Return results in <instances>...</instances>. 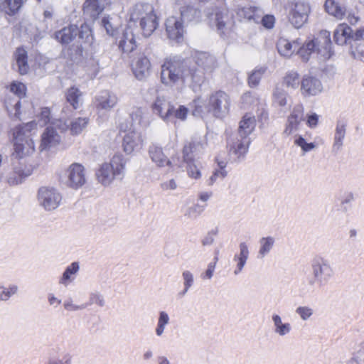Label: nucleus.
Segmentation results:
<instances>
[{
    "mask_svg": "<svg viewBox=\"0 0 364 364\" xmlns=\"http://www.w3.org/2000/svg\"><path fill=\"white\" fill-rule=\"evenodd\" d=\"M199 70L186 69L183 63L178 60H166L161 65V81L168 87L182 84L189 75L193 80L198 81L201 77Z\"/></svg>",
    "mask_w": 364,
    "mask_h": 364,
    "instance_id": "1",
    "label": "nucleus"
},
{
    "mask_svg": "<svg viewBox=\"0 0 364 364\" xmlns=\"http://www.w3.org/2000/svg\"><path fill=\"white\" fill-rule=\"evenodd\" d=\"M37 129L35 121L16 127L14 132V154L18 158L31 155L35 151V143L31 139L33 132Z\"/></svg>",
    "mask_w": 364,
    "mask_h": 364,
    "instance_id": "2",
    "label": "nucleus"
},
{
    "mask_svg": "<svg viewBox=\"0 0 364 364\" xmlns=\"http://www.w3.org/2000/svg\"><path fill=\"white\" fill-rule=\"evenodd\" d=\"M129 15L131 21H139L144 37L150 36L158 27V18L153 6L149 4H135L130 9Z\"/></svg>",
    "mask_w": 364,
    "mask_h": 364,
    "instance_id": "3",
    "label": "nucleus"
},
{
    "mask_svg": "<svg viewBox=\"0 0 364 364\" xmlns=\"http://www.w3.org/2000/svg\"><path fill=\"white\" fill-rule=\"evenodd\" d=\"M126 160L122 155H114L109 162L101 164L96 171L98 183L104 186H109L117 178H122L125 173Z\"/></svg>",
    "mask_w": 364,
    "mask_h": 364,
    "instance_id": "4",
    "label": "nucleus"
},
{
    "mask_svg": "<svg viewBox=\"0 0 364 364\" xmlns=\"http://www.w3.org/2000/svg\"><path fill=\"white\" fill-rule=\"evenodd\" d=\"M316 52L324 59H328L331 56V41L329 32L321 31L317 37L306 41L298 51L299 56L304 61L309 60L311 55Z\"/></svg>",
    "mask_w": 364,
    "mask_h": 364,
    "instance_id": "5",
    "label": "nucleus"
},
{
    "mask_svg": "<svg viewBox=\"0 0 364 364\" xmlns=\"http://www.w3.org/2000/svg\"><path fill=\"white\" fill-rule=\"evenodd\" d=\"M312 278L309 280L310 286H326L334 276V269L331 262L321 256L315 257L311 262Z\"/></svg>",
    "mask_w": 364,
    "mask_h": 364,
    "instance_id": "6",
    "label": "nucleus"
},
{
    "mask_svg": "<svg viewBox=\"0 0 364 364\" xmlns=\"http://www.w3.org/2000/svg\"><path fill=\"white\" fill-rule=\"evenodd\" d=\"M62 198L60 193L53 187L42 186L37 193V200L40 206L48 211L58 208Z\"/></svg>",
    "mask_w": 364,
    "mask_h": 364,
    "instance_id": "7",
    "label": "nucleus"
},
{
    "mask_svg": "<svg viewBox=\"0 0 364 364\" xmlns=\"http://www.w3.org/2000/svg\"><path fill=\"white\" fill-rule=\"evenodd\" d=\"M119 129L121 131L127 132L122 141L123 150L127 154L137 151L143 147L145 139L140 132L131 129L127 124L123 123L120 124Z\"/></svg>",
    "mask_w": 364,
    "mask_h": 364,
    "instance_id": "8",
    "label": "nucleus"
},
{
    "mask_svg": "<svg viewBox=\"0 0 364 364\" xmlns=\"http://www.w3.org/2000/svg\"><path fill=\"white\" fill-rule=\"evenodd\" d=\"M208 103L211 114L215 117L223 118L228 114L231 102L228 94L218 91L208 97Z\"/></svg>",
    "mask_w": 364,
    "mask_h": 364,
    "instance_id": "9",
    "label": "nucleus"
},
{
    "mask_svg": "<svg viewBox=\"0 0 364 364\" xmlns=\"http://www.w3.org/2000/svg\"><path fill=\"white\" fill-rule=\"evenodd\" d=\"M193 9H187L181 11V17L170 16L166 21V31L168 37L171 40L179 41L183 38L184 28L181 18L186 19L188 13H196Z\"/></svg>",
    "mask_w": 364,
    "mask_h": 364,
    "instance_id": "10",
    "label": "nucleus"
},
{
    "mask_svg": "<svg viewBox=\"0 0 364 364\" xmlns=\"http://www.w3.org/2000/svg\"><path fill=\"white\" fill-rule=\"evenodd\" d=\"M311 12V7L308 3L299 1L295 2L289 12V22L296 28H299L306 23L309 15Z\"/></svg>",
    "mask_w": 364,
    "mask_h": 364,
    "instance_id": "11",
    "label": "nucleus"
},
{
    "mask_svg": "<svg viewBox=\"0 0 364 364\" xmlns=\"http://www.w3.org/2000/svg\"><path fill=\"white\" fill-rule=\"evenodd\" d=\"M53 124L54 122H53L50 125L48 126L41 134L39 145V149L41 151L55 149L61 143V136L56 130V129L58 128Z\"/></svg>",
    "mask_w": 364,
    "mask_h": 364,
    "instance_id": "12",
    "label": "nucleus"
},
{
    "mask_svg": "<svg viewBox=\"0 0 364 364\" xmlns=\"http://www.w3.org/2000/svg\"><path fill=\"white\" fill-rule=\"evenodd\" d=\"M117 102V95L109 90L101 91L94 100V105L99 114H105L110 112Z\"/></svg>",
    "mask_w": 364,
    "mask_h": 364,
    "instance_id": "13",
    "label": "nucleus"
},
{
    "mask_svg": "<svg viewBox=\"0 0 364 364\" xmlns=\"http://www.w3.org/2000/svg\"><path fill=\"white\" fill-rule=\"evenodd\" d=\"M154 114L159 116L165 122L172 121L173 105L164 96L158 95L151 105Z\"/></svg>",
    "mask_w": 364,
    "mask_h": 364,
    "instance_id": "14",
    "label": "nucleus"
},
{
    "mask_svg": "<svg viewBox=\"0 0 364 364\" xmlns=\"http://www.w3.org/2000/svg\"><path fill=\"white\" fill-rule=\"evenodd\" d=\"M323 87L321 81L309 75H304L301 81L300 91L305 97L318 95L323 92Z\"/></svg>",
    "mask_w": 364,
    "mask_h": 364,
    "instance_id": "15",
    "label": "nucleus"
},
{
    "mask_svg": "<svg viewBox=\"0 0 364 364\" xmlns=\"http://www.w3.org/2000/svg\"><path fill=\"white\" fill-rule=\"evenodd\" d=\"M89 119L87 117H77L70 122L68 120L56 119L54 125L58 127L60 132H63L70 129L71 134H80L87 126Z\"/></svg>",
    "mask_w": 364,
    "mask_h": 364,
    "instance_id": "16",
    "label": "nucleus"
},
{
    "mask_svg": "<svg viewBox=\"0 0 364 364\" xmlns=\"http://www.w3.org/2000/svg\"><path fill=\"white\" fill-rule=\"evenodd\" d=\"M67 185L73 188H78L85 183V168L77 163L70 165L65 171Z\"/></svg>",
    "mask_w": 364,
    "mask_h": 364,
    "instance_id": "17",
    "label": "nucleus"
},
{
    "mask_svg": "<svg viewBox=\"0 0 364 364\" xmlns=\"http://www.w3.org/2000/svg\"><path fill=\"white\" fill-rule=\"evenodd\" d=\"M304 120V107L301 105L294 107L291 114L287 118L283 134L290 136L299 129V126Z\"/></svg>",
    "mask_w": 364,
    "mask_h": 364,
    "instance_id": "18",
    "label": "nucleus"
},
{
    "mask_svg": "<svg viewBox=\"0 0 364 364\" xmlns=\"http://www.w3.org/2000/svg\"><path fill=\"white\" fill-rule=\"evenodd\" d=\"M207 145L206 140L200 138H193L186 144L183 150V160L186 162L194 161V159L203 153Z\"/></svg>",
    "mask_w": 364,
    "mask_h": 364,
    "instance_id": "19",
    "label": "nucleus"
},
{
    "mask_svg": "<svg viewBox=\"0 0 364 364\" xmlns=\"http://www.w3.org/2000/svg\"><path fill=\"white\" fill-rule=\"evenodd\" d=\"M151 65L149 59L142 53L137 55L132 63V71L138 80L148 77L151 73Z\"/></svg>",
    "mask_w": 364,
    "mask_h": 364,
    "instance_id": "20",
    "label": "nucleus"
},
{
    "mask_svg": "<svg viewBox=\"0 0 364 364\" xmlns=\"http://www.w3.org/2000/svg\"><path fill=\"white\" fill-rule=\"evenodd\" d=\"M130 123L128 124L131 129L136 130L138 127H147L149 125L148 112L146 109L140 107H133L129 111Z\"/></svg>",
    "mask_w": 364,
    "mask_h": 364,
    "instance_id": "21",
    "label": "nucleus"
},
{
    "mask_svg": "<svg viewBox=\"0 0 364 364\" xmlns=\"http://www.w3.org/2000/svg\"><path fill=\"white\" fill-rule=\"evenodd\" d=\"M33 169L34 167L31 165L20 163L14 167L12 172L7 177V182L12 186L21 183L26 177L31 175Z\"/></svg>",
    "mask_w": 364,
    "mask_h": 364,
    "instance_id": "22",
    "label": "nucleus"
},
{
    "mask_svg": "<svg viewBox=\"0 0 364 364\" xmlns=\"http://www.w3.org/2000/svg\"><path fill=\"white\" fill-rule=\"evenodd\" d=\"M271 319L273 332L277 336L284 338L288 336L292 332V325L289 322L284 321L279 314H272Z\"/></svg>",
    "mask_w": 364,
    "mask_h": 364,
    "instance_id": "23",
    "label": "nucleus"
},
{
    "mask_svg": "<svg viewBox=\"0 0 364 364\" xmlns=\"http://www.w3.org/2000/svg\"><path fill=\"white\" fill-rule=\"evenodd\" d=\"M111 4V0H86L84 3V12L91 17H96Z\"/></svg>",
    "mask_w": 364,
    "mask_h": 364,
    "instance_id": "24",
    "label": "nucleus"
},
{
    "mask_svg": "<svg viewBox=\"0 0 364 364\" xmlns=\"http://www.w3.org/2000/svg\"><path fill=\"white\" fill-rule=\"evenodd\" d=\"M333 38L338 45L352 43V28L346 23H340L334 31Z\"/></svg>",
    "mask_w": 364,
    "mask_h": 364,
    "instance_id": "25",
    "label": "nucleus"
},
{
    "mask_svg": "<svg viewBox=\"0 0 364 364\" xmlns=\"http://www.w3.org/2000/svg\"><path fill=\"white\" fill-rule=\"evenodd\" d=\"M78 33V28L75 25H70L55 32L54 38L62 45H68L73 42Z\"/></svg>",
    "mask_w": 364,
    "mask_h": 364,
    "instance_id": "26",
    "label": "nucleus"
},
{
    "mask_svg": "<svg viewBox=\"0 0 364 364\" xmlns=\"http://www.w3.org/2000/svg\"><path fill=\"white\" fill-rule=\"evenodd\" d=\"M136 47L135 36L130 28H126L119 40V48L124 52L129 53Z\"/></svg>",
    "mask_w": 364,
    "mask_h": 364,
    "instance_id": "27",
    "label": "nucleus"
},
{
    "mask_svg": "<svg viewBox=\"0 0 364 364\" xmlns=\"http://www.w3.org/2000/svg\"><path fill=\"white\" fill-rule=\"evenodd\" d=\"M15 63L13 64L14 70L18 71L20 75H26L29 70L28 63L27 52L21 48L16 49L14 55Z\"/></svg>",
    "mask_w": 364,
    "mask_h": 364,
    "instance_id": "28",
    "label": "nucleus"
},
{
    "mask_svg": "<svg viewBox=\"0 0 364 364\" xmlns=\"http://www.w3.org/2000/svg\"><path fill=\"white\" fill-rule=\"evenodd\" d=\"M196 63L206 73H211L218 67L216 58L208 53H198L196 56Z\"/></svg>",
    "mask_w": 364,
    "mask_h": 364,
    "instance_id": "29",
    "label": "nucleus"
},
{
    "mask_svg": "<svg viewBox=\"0 0 364 364\" xmlns=\"http://www.w3.org/2000/svg\"><path fill=\"white\" fill-rule=\"evenodd\" d=\"M148 152L150 159L157 166L164 167L171 164L169 159L164 154L162 148L157 144H151Z\"/></svg>",
    "mask_w": 364,
    "mask_h": 364,
    "instance_id": "30",
    "label": "nucleus"
},
{
    "mask_svg": "<svg viewBox=\"0 0 364 364\" xmlns=\"http://www.w3.org/2000/svg\"><path fill=\"white\" fill-rule=\"evenodd\" d=\"M192 109V114L195 117L203 118L211 114L210 103H208V97H198L193 101L191 105Z\"/></svg>",
    "mask_w": 364,
    "mask_h": 364,
    "instance_id": "31",
    "label": "nucleus"
},
{
    "mask_svg": "<svg viewBox=\"0 0 364 364\" xmlns=\"http://www.w3.org/2000/svg\"><path fill=\"white\" fill-rule=\"evenodd\" d=\"M240 252L235 254L233 261L236 262V268L234 270V274H239L243 269L246 262L249 258V248L246 242H242L239 245Z\"/></svg>",
    "mask_w": 364,
    "mask_h": 364,
    "instance_id": "32",
    "label": "nucleus"
},
{
    "mask_svg": "<svg viewBox=\"0 0 364 364\" xmlns=\"http://www.w3.org/2000/svg\"><path fill=\"white\" fill-rule=\"evenodd\" d=\"M346 127L347 124L346 122L343 121L337 122L335 128L332 151L337 153L341 150L346 137Z\"/></svg>",
    "mask_w": 364,
    "mask_h": 364,
    "instance_id": "33",
    "label": "nucleus"
},
{
    "mask_svg": "<svg viewBox=\"0 0 364 364\" xmlns=\"http://www.w3.org/2000/svg\"><path fill=\"white\" fill-rule=\"evenodd\" d=\"M28 0H0V8L5 14L14 16L18 14Z\"/></svg>",
    "mask_w": 364,
    "mask_h": 364,
    "instance_id": "34",
    "label": "nucleus"
},
{
    "mask_svg": "<svg viewBox=\"0 0 364 364\" xmlns=\"http://www.w3.org/2000/svg\"><path fill=\"white\" fill-rule=\"evenodd\" d=\"M256 126V120L254 116L246 114L239 123L238 137H248L252 134Z\"/></svg>",
    "mask_w": 364,
    "mask_h": 364,
    "instance_id": "35",
    "label": "nucleus"
},
{
    "mask_svg": "<svg viewBox=\"0 0 364 364\" xmlns=\"http://www.w3.org/2000/svg\"><path fill=\"white\" fill-rule=\"evenodd\" d=\"M216 161L218 168L215 169L212 176L207 180V184L208 186H213L215 182L222 181L227 176V171L225 170L228 164L227 159L218 156Z\"/></svg>",
    "mask_w": 364,
    "mask_h": 364,
    "instance_id": "36",
    "label": "nucleus"
},
{
    "mask_svg": "<svg viewBox=\"0 0 364 364\" xmlns=\"http://www.w3.org/2000/svg\"><path fill=\"white\" fill-rule=\"evenodd\" d=\"M299 44L296 41L291 42L284 38H280L277 43L279 53L286 58L291 57L298 49Z\"/></svg>",
    "mask_w": 364,
    "mask_h": 364,
    "instance_id": "37",
    "label": "nucleus"
},
{
    "mask_svg": "<svg viewBox=\"0 0 364 364\" xmlns=\"http://www.w3.org/2000/svg\"><path fill=\"white\" fill-rule=\"evenodd\" d=\"M80 270V264L78 262H73L70 265H68L65 271L63 272L62 276L59 279V284L67 287L70 283H72Z\"/></svg>",
    "mask_w": 364,
    "mask_h": 364,
    "instance_id": "38",
    "label": "nucleus"
},
{
    "mask_svg": "<svg viewBox=\"0 0 364 364\" xmlns=\"http://www.w3.org/2000/svg\"><path fill=\"white\" fill-rule=\"evenodd\" d=\"M209 18L215 24L218 30H222L228 20V10L225 8H217L209 14Z\"/></svg>",
    "mask_w": 364,
    "mask_h": 364,
    "instance_id": "39",
    "label": "nucleus"
},
{
    "mask_svg": "<svg viewBox=\"0 0 364 364\" xmlns=\"http://www.w3.org/2000/svg\"><path fill=\"white\" fill-rule=\"evenodd\" d=\"M250 141L248 137L237 138L236 141L230 145V151L237 156H243L247 151Z\"/></svg>",
    "mask_w": 364,
    "mask_h": 364,
    "instance_id": "40",
    "label": "nucleus"
},
{
    "mask_svg": "<svg viewBox=\"0 0 364 364\" xmlns=\"http://www.w3.org/2000/svg\"><path fill=\"white\" fill-rule=\"evenodd\" d=\"M326 11L338 19H342L345 16L346 9L341 6L336 0H326Z\"/></svg>",
    "mask_w": 364,
    "mask_h": 364,
    "instance_id": "41",
    "label": "nucleus"
},
{
    "mask_svg": "<svg viewBox=\"0 0 364 364\" xmlns=\"http://www.w3.org/2000/svg\"><path fill=\"white\" fill-rule=\"evenodd\" d=\"M275 242L274 237H262L259 241V249L257 252V258L259 259L265 257L272 250Z\"/></svg>",
    "mask_w": 364,
    "mask_h": 364,
    "instance_id": "42",
    "label": "nucleus"
},
{
    "mask_svg": "<svg viewBox=\"0 0 364 364\" xmlns=\"http://www.w3.org/2000/svg\"><path fill=\"white\" fill-rule=\"evenodd\" d=\"M237 14L240 17L247 20H252L253 21L258 23L261 18L262 11L260 9L247 6L239 9Z\"/></svg>",
    "mask_w": 364,
    "mask_h": 364,
    "instance_id": "43",
    "label": "nucleus"
},
{
    "mask_svg": "<svg viewBox=\"0 0 364 364\" xmlns=\"http://www.w3.org/2000/svg\"><path fill=\"white\" fill-rule=\"evenodd\" d=\"M66 99L74 109H77L82 103V92L77 87H72L66 92Z\"/></svg>",
    "mask_w": 364,
    "mask_h": 364,
    "instance_id": "44",
    "label": "nucleus"
},
{
    "mask_svg": "<svg viewBox=\"0 0 364 364\" xmlns=\"http://www.w3.org/2000/svg\"><path fill=\"white\" fill-rule=\"evenodd\" d=\"M170 323V317L165 311L159 313L157 324L155 328V333L158 337H161L165 332L166 327Z\"/></svg>",
    "mask_w": 364,
    "mask_h": 364,
    "instance_id": "45",
    "label": "nucleus"
},
{
    "mask_svg": "<svg viewBox=\"0 0 364 364\" xmlns=\"http://www.w3.org/2000/svg\"><path fill=\"white\" fill-rule=\"evenodd\" d=\"M18 292V287L16 284H10L7 287H4L0 283V301H8L11 297L17 294Z\"/></svg>",
    "mask_w": 364,
    "mask_h": 364,
    "instance_id": "46",
    "label": "nucleus"
},
{
    "mask_svg": "<svg viewBox=\"0 0 364 364\" xmlns=\"http://www.w3.org/2000/svg\"><path fill=\"white\" fill-rule=\"evenodd\" d=\"M301 81L299 73L293 70L288 72L284 77V82L286 86L293 90H296L299 87Z\"/></svg>",
    "mask_w": 364,
    "mask_h": 364,
    "instance_id": "47",
    "label": "nucleus"
},
{
    "mask_svg": "<svg viewBox=\"0 0 364 364\" xmlns=\"http://www.w3.org/2000/svg\"><path fill=\"white\" fill-rule=\"evenodd\" d=\"M294 144L300 147L304 154L309 152L316 148L314 142H307L301 135H295Z\"/></svg>",
    "mask_w": 364,
    "mask_h": 364,
    "instance_id": "48",
    "label": "nucleus"
},
{
    "mask_svg": "<svg viewBox=\"0 0 364 364\" xmlns=\"http://www.w3.org/2000/svg\"><path fill=\"white\" fill-rule=\"evenodd\" d=\"M350 53L353 58L364 62V41H356L351 44Z\"/></svg>",
    "mask_w": 364,
    "mask_h": 364,
    "instance_id": "49",
    "label": "nucleus"
},
{
    "mask_svg": "<svg viewBox=\"0 0 364 364\" xmlns=\"http://www.w3.org/2000/svg\"><path fill=\"white\" fill-rule=\"evenodd\" d=\"M287 93L280 87H276L273 92V103L276 106L284 107L287 105Z\"/></svg>",
    "mask_w": 364,
    "mask_h": 364,
    "instance_id": "50",
    "label": "nucleus"
},
{
    "mask_svg": "<svg viewBox=\"0 0 364 364\" xmlns=\"http://www.w3.org/2000/svg\"><path fill=\"white\" fill-rule=\"evenodd\" d=\"M10 92L19 98L24 97L26 95V86L21 82L13 81L9 86Z\"/></svg>",
    "mask_w": 364,
    "mask_h": 364,
    "instance_id": "51",
    "label": "nucleus"
},
{
    "mask_svg": "<svg viewBox=\"0 0 364 364\" xmlns=\"http://www.w3.org/2000/svg\"><path fill=\"white\" fill-rule=\"evenodd\" d=\"M265 68H259L252 71L248 77L249 85L252 87H257L265 73Z\"/></svg>",
    "mask_w": 364,
    "mask_h": 364,
    "instance_id": "52",
    "label": "nucleus"
},
{
    "mask_svg": "<svg viewBox=\"0 0 364 364\" xmlns=\"http://www.w3.org/2000/svg\"><path fill=\"white\" fill-rule=\"evenodd\" d=\"M83 304L87 305V308L92 304H96L100 307L105 305V301L102 294L99 291H92L89 294L88 301Z\"/></svg>",
    "mask_w": 364,
    "mask_h": 364,
    "instance_id": "53",
    "label": "nucleus"
},
{
    "mask_svg": "<svg viewBox=\"0 0 364 364\" xmlns=\"http://www.w3.org/2000/svg\"><path fill=\"white\" fill-rule=\"evenodd\" d=\"M295 313L302 321H305L309 320L313 316L314 310L308 306H299L296 309Z\"/></svg>",
    "mask_w": 364,
    "mask_h": 364,
    "instance_id": "54",
    "label": "nucleus"
},
{
    "mask_svg": "<svg viewBox=\"0 0 364 364\" xmlns=\"http://www.w3.org/2000/svg\"><path fill=\"white\" fill-rule=\"evenodd\" d=\"M79 38L85 43H91L92 40V31L90 27L84 23L81 26L80 30L78 29Z\"/></svg>",
    "mask_w": 364,
    "mask_h": 364,
    "instance_id": "55",
    "label": "nucleus"
},
{
    "mask_svg": "<svg viewBox=\"0 0 364 364\" xmlns=\"http://www.w3.org/2000/svg\"><path fill=\"white\" fill-rule=\"evenodd\" d=\"M63 308L67 311H77L85 309L87 305L83 304L80 305L75 304L72 298H68L64 301Z\"/></svg>",
    "mask_w": 364,
    "mask_h": 364,
    "instance_id": "56",
    "label": "nucleus"
},
{
    "mask_svg": "<svg viewBox=\"0 0 364 364\" xmlns=\"http://www.w3.org/2000/svg\"><path fill=\"white\" fill-rule=\"evenodd\" d=\"M355 200L352 192L346 193L341 201V208L343 212H348L351 208V203Z\"/></svg>",
    "mask_w": 364,
    "mask_h": 364,
    "instance_id": "57",
    "label": "nucleus"
},
{
    "mask_svg": "<svg viewBox=\"0 0 364 364\" xmlns=\"http://www.w3.org/2000/svg\"><path fill=\"white\" fill-rule=\"evenodd\" d=\"M188 164L187 172L189 177L198 179L201 177L200 168L193 163V161L186 162Z\"/></svg>",
    "mask_w": 364,
    "mask_h": 364,
    "instance_id": "58",
    "label": "nucleus"
},
{
    "mask_svg": "<svg viewBox=\"0 0 364 364\" xmlns=\"http://www.w3.org/2000/svg\"><path fill=\"white\" fill-rule=\"evenodd\" d=\"M188 113V109L183 105H180L177 109L173 107V119H180L184 121L187 118Z\"/></svg>",
    "mask_w": 364,
    "mask_h": 364,
    "instance_id": "59",
    "label": "nucleus"
},
{
    "mask_svg": "<svg viewBox=\"0 0 364 364\" xmlns=\"http://www.w3.org/2000/svg\"><path fill=\"white\" fill-rule=\"evenodd\" d=\"M112 18L108 17H104L102 19V24L105 28L107 34L113 36L116 29V26L113 25L111 21Z\"/></svg>",
    "mask_w": 364,
    "mask_h": 364,
    "instance_id": "60",
    "label": "nucleus"
},
{
    "mask_svg": "<svg viewBox=\"0 0 364 364\" xmlns=\"http://www.w3.org/2000/svg\"><path fill=\"white\" fill-rule=\"evenodd\" d=\"M262 26L267 29H271L274 27L275 23V18L272 15H265L264 16H261L259 19Z\"/></svg>",
    "mask_w": 364,
    "mask_h": 364,
    "instance_id": "61",
    "label": "nucleus"
},
{
    "mask_svg": "<svg viewBox=\"0 0 364 364\" xmlns=\"http://www.w3.org/2000/svg\"><path fill=\"white\" fill-rule=\"evenodd\" d=\"M6 106L10 114L14 115L16 118H20L21 102L19 100L17 101L14 105H9L6 102Z\"/></svg>",
    "mask_w": 364,
    "mask_h": 364,
    "instance_id": "62",
    "label": "nucleus"
},
{
    "mask_svg": "<svg viewBox=\"0 0 364 364\" xmlns=\"http://www.w3.org/2000/svg\"><path fill=\"white\" fill-rule=\"evenodd\" d=\"M182 278L183 280V286L191 287L194 284V277L189 270H184L182 272Z\"/></svg>",
    "mask_w": 364,
    "mask_h": 364,
    "instance_id": "63",
    "label": "nucleus"
},
{
    "mask_svg": "<svg viewBox=\"0 0 364 364\" xmlns=\"http://www.w3.org/2000/svg\"><path fill=\"white\" fill-rule=\"evenodd\" d=\"M347 364H364V353L363 351H358L355 353L354 356L350 359Z\"/></svg>",
    "mask_w": 364,
    "mask_h": 364,
    "instance_id": "64",
    "label": "nucleus"
}]
</instances>
